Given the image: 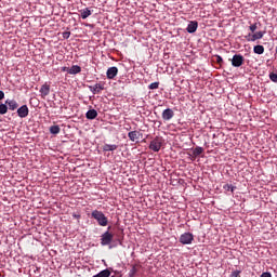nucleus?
<instances>
[{"mask_svg":"<svg viewBox=\"0 0 277 277\" xmlns=\"http://www.w3.org/2000/svg\"><path fill=\"white\" fill-rule=\"evenodd\" d=\"M224 63V58H222V56L216 55V64H223Z\"/></svg>","mask_w":277,"mask_h":277,"instance_id":"obj_31","label":"nucleus"},{"mask_svg":"<svg viewBox=\"0 0 277 277\" xmlns=\"http://www.w3.org/2000/svg\"><path fill=\"white\" fill-rule=\"evenodd\" d=\"M149 90H158L159 89V82H153L149 84Z\"/></svg>","mask_w":277,"mask_h":277,"instance_id":"obj_27","label":"nucleus"},{"mask_svg":"<svg viewBox=\"0 0 277 277\" xmlns=\"http://www.w3.org/2000/svg\"><path fill=\"white\" fill-rule=\"evenodd\" d=\"M60 131H62L60 126H51L50 127V133H52V135H57L60 133Z\"/></svg>","mask_w":277,"mask_h":277,"instance_id":"obj_22","label":"nucleus"},{"mask_svg":"<svg viewBox=\"0 0 277 277\" xmlns=\"http://www.w3.org/2000/svg\"><path fill=\"white\" fill-rule=\"evenodd\" d=\"M253 52L256 54V55H263V53H265V48L263 45H255L253 48Z\"/></svg>","mask_w":277,"mask_h":277,"instance_id":"obj_19","label":"nucleus"},{"mask_svg":"<svg viewBox=\"0 0 277 277\" xmlns=\"http://www.w3.org/2000/svg\"><path fill=\"white\" fill-rule=\"evenodd\" d=\"M136 274H137V267L132 266V268L130 269L129 276L134 277Z\"/></svg>","mask_w":277,"mask_h":277,"instance_id":"obj_25","label":"nucleus"},{"mask_svg":"<svg viewBox=\"0 0 277 277\" xmlns=\"http://www.w3.org/2000/svg\"><path fill=\"white\" fill-rule=\"evenodd\" d=\"M243 62H246V58L243 57V55L235 54L232 58V66H234V68H239L243 66Z\"/></svg>","mask_w":277,"mask_h":277,"instance_id":"obj_4","label":"nucleus"},{"mask_svg":"<svg viewBox=\"0 0 277 277\" xmlns=\"http://www.w3.org/2000/svg\"><path fill=\"white\" fill-rule=\"evenodd\" d=\"M111 241H114V234L109 233V230L105 232L102 235L101 245L102 246H109L111 243Z\"/></svg>","mask_w":277,"mask_h":277,"instance_id":"obj_5","label":"nucleus"},{"mask_svg":"<svg viewBox=\"0 0 277 277\" xmlns=\"http://www.w3.org/2000/svg\"><path fill=\"white\" fill-rule=\"evenodd\" d=\"M80 16L81 18H83V21H85V18H88L89 16H92V11H90V9L81 10Z\"/></svg>","mask_w":277,"mask_h":277,"instance_id":"obj_18","label":"nucleus"},{"mask_svg":"<svg viewBox=\"0 0 277 277\" xmlns=\"http://www.w3.org/2000/svg\"><path fill=\"white\" fill-rule=\"evenodd\" d=\"M108 230H111V226L108 227Z\"/></svg>","mask_w":277,"mask_h":277,"instance_id":"obj_37","label":"nucleus"},{"mask_svg":"<svg viewBox=\"0 0 277 277\" xmlns=\"http://www.w3.org/2000/svg\"><path fill=\"white\" fill-rule=\"evenodd\" d=\"M118 75V67H110L106 71L107 79H114Z\"/></svg>","mask_w":277,"mask_h":277,"instance_id":"obj_11","label":"nucleus"},{"mask_svg":"<svg viewBox=\"0 0 277 277\" xmlns=\"http://www.w3.org/2000/svg\"><path fill=\"white\" fill-rule=\"evenodd\" d=\"M223 189L225 192H232V194H233L235 192L236 187L233 186V184H225V185H223Z\"/></svg>","mask_w":277,"mask_h":277,"instance_id":"obj_23","label":"nucleus"},{"mask_svg":"<svg viewBox=\"0 0 277 277\" xmlns=\"http://www.w3.org/2000/svg\"><path fill=\"white\" fill-rule=\"evenodd\" d=\"M174 118V110L172 108H167L162 111V120L168 121Z\"/></svg>","mask_w":277,"mask_h":277,"instance_id":"obj_8","label":"nucleus"},{"mask_svg":"<svg viewBox=\"0 0 277 277\" xmlns=\"http://www.w3.org/2000/svg\"><path fill=\"white\" fill-rule=\"evenodd\" d=\"M239 274H241V271H234V272L230 274V277H239Z\"/></svg>","mask_w":277,"mask_h":277,"instance_id":"obj_30","label":"nucleus"},{"mask_svg":"<svg viewBox=\"0 0 277 277\" xmlns=\"http://www.w3.org/2000/svg\"><path fill=\"white\" fill-rule=\"evenodd\" d=\"M81 72V66L74 65L69 68V75H79Z\"/></svg>","mask_w":277,"mask_h":277,"instance_id":"obj_17","label":"nucleus"},{"mask_svg":"<svg viewBox=\"0 0 277 277\" xmlns=\"http://www.w3.org/2000/svg\"><path fill=\"white\" fill-rule=\"evenodd\" d=\"M197 29H198V22L192 21V22H189V24L186 28V31L188 34H196Z\"/></svg>","mask_w":277,"mask_h":277,"instance_id":"obj_10","label":"nucleus"},{"mask_svg":"<svg viewBox=\"0 0 277 277\" xmlns=\"http://www.w3.org/2000/svg\"><path fill=\"white\" fill-rule=\"evenodd\" d=\"M8 114V104H0V115L5 116Z\"/></svg>","mask_w":277,"mask_h":277,"instance_id":"obj_24","label":"nucleus"},{"mask_svg":"<svg viewBox=\"0 0 277 277\" xmlns=\"http://www.w3.org/2000/svg\"><path fill=\"white\" fill-rule=\"evenodd\" d=\"M103 150H104V153H109V151L118 150V145H116V144H114V145L105 144L103 146Z\"/></svg>","mask_w":277,"mask_h":277,"instance_id":"obj_16","label":"nucleus"},{"mask_svg":"<svg viewBox=\"0 0 277 277\" xmlns=\"http://www.w3.org/2000/svg\"><path fill=\"white\" fill-rule=\"evenodd\" d=\"M50 92H51V85H49V84H43L42 87H41V89H40V93H41V96H49V94H50Z\"/></svg>","mask_w":277,"mask_h":277,"instance_id":"obj_13","label":"nucleus"},{"mask_svg":"<svg viewBox=\"0 0 277 277\" xmlns=\"http://www.w3.org/2000/svg\"><path fill=\"white\" fill-rule=\"evenodd\" d=\"M252 34H249V35H247V36H245V38H246V41L247 42H254V39L252 38Z\"/></svg>","mask_w":277,"mask_h":277,"instance_id":"obj_28","label":"nucleus"},{"mask_svg":"<svg viewBox=\"0 0 277 277\" xmlns=\"http://www.w3.org/2000/svg\"><path fill=\"white\" fill-rule=\"evenodd\" d=\"M128 137L130 142H137V140H142L144 137V134L140 131H131L128 133Z\"/></svg>","mask_w":277,"mask_h":277,"instance_id":"obj_6","label":"nucleus"},{"mask_svg":"<svg viewBox=\"0 0 277 277\" xmlns=\"http://www.w3.org/2000/svg\"><path fill=\"white\" fill-rule=\"evenodd\" d=\"M63 38H70V32H64Z\"/></svg>","mask_w":277,"mask_h":277,"instance_id":"obj_35","label":"nucleus"},{"mask_svg":"<svg viewBox=\"0 0 277 277\" xmlns=\"http://www.w3.org/2000/svg\"><path fill=\"white\" fill-rule=\"evenodd\" d=\"M98 116V113L96 109H90L87 111L85 117L88 120H95V118Z\"/></svg>","mask_w":277,"mask_h":277,"instance_id":"obj_14","label":"nucleus"},{"mask_svg":"<svg viewBox=\"0 0 277 277\" xmlns=\"http://www.w3.org/2000/svg\"><path fill=\"white\" fill-rule=\"evenodd\" d=\"M90 92H92V94H101V92H103V90H105V85L103 83H96L95 85H90L89 87Z\"/></svg>","mask_w":277,"mask_h":277,"instance_id":"obj_7","label":"nucleus"},{"mask_svg":"<svg viewBox=\"0 0 277 277\" xmlns=\"http://www.w3.org/2000/svg\"><path fill=\"white\" fill-rule=\"evenodd\" d=\"M5 98V93L0 90V101H3Z\"/></svg>","mask_w":277,"mask_h":277,"instance_id":"obj_34","label":"nucleus"},{"mask_svg":"<svg viewBox=\"0 0 277 277\" xmlns=\"http://www.w3.org/2000/svg\"><path fill=\"white\" fill-rule=\"evenodd\" d=\"M202 153H205V149L202 147H196L193 150L192 161H195L196 157H200V155H202Z\"/></svg>","mask_w":277,"mask_h":277,"instance_id":"obj_15","label":"nucleus"},{"mask_svg":"<svg viewBox=\"0 0 277 277\" xmlns=\"http://www.w3.org/2000/svg\"><path fill=\"white\" fill-rule=\"evenodd\" d=\"M91 217H93V220H96L98 226H107V224H109V220L107 219V216H105V213H103V211L93 210L91 213Z\"/></svg>","mask_w":277,"mask_h":277,"instance_id":"obj_1","label":"nucleus"},{"mask_svg":"<svg viewBox=\"0 0 277 277\" xmlns=\"http://www.w3.org/2000/svg\"><path fill=\"white\" fill-rule=\"evenodd\" d=\"M72 217H75L76 220H79L81 217V215L79 214H72Z\"/></svg>","mask_w":277,"mask_h":277,"instance_id":"obj_36","label":"nucleus"},{"mask_svg":"<svg viewBox=\"0 0 277 277\" xmlns=\"http://www.w3.org/2000/svg\"><path fill=\"white\" fill-rule=\"evenodd\" d=\"M62 71L63 72H68V75H70V68L69 67H63Z\"/></svg>","mask_w":277,"mask_h":277,"instance_id":"obj_33","label":"nucleus"},{"mask_svg":"<svg viewBox=\"0 0 277 277\" xmlns=\"http://www.w3.org/2000/svg\"><path fill=\"white\" fill-rule=\"evenodd\" d=\"M17 115L19 118H27V116H29V107H27V105H23L17 109Z\"/></svg>","mask_w":277,"mask_h":277,"instance_id":"obj_9","label":"nucleus"},{"mask_svg":"<svg viewBox=\"0 0 277 277\" xmlns=\"http://www.w3.org/2000/svg\"><path fill=\"white\" fill-rule=\"evenodd\" d=\"M265 36V31H258L252 35L253 42H256V40H261Z\"/></svg>","mask_w":277,"mask_h":277,"instance_id":"obj_21","label":"nucleus"},{"mask_svg":"<svg viewBox=\"0 0 277 277\" xmlns=\"http://www.w3.org/2000/svg\"><path fill=\"white\" fill-rule=\"evenodd\" d=\"M161 146H163V138L156 136L149 144V149L154 153H159L161 150Z\"/></svg>","mask_w":277,"mask_h":277,"instance_id":"obj_2","label":"nucleus"},{"mask_svg":"<svg viewBox=\"0 0 277 277\" xmlns=\"http://www.w3.org/2000/svg\"><path fill=\"white\" fill-rule=\"evenodd\" d=\"M5 105H8L11 111H15V109H18V103L16 102V100H6Z\"/></svg>","mask_w":277,"mask_h":277,"instance_id":"obj_12","label":"nucleus"},{"mask_svg":"<svg viewBox=\"0 0 277 277\" xmlns=\"http://www.w3.org/2000/svg\"><path fill=\"white\" fill-rule=\"evenodd\" d=\"M260 277H272V273L269 272L262 273Z\"/></svg>","mask_w":277,"mask_h":277,"instance_id":"obj_32","label":"nucleus"},{"mask_svg":"<svg viewBox=\"0 0 277 277\" xmlns=\"http://www.w3.org/2000/svg\"><path fill=\"white\" fill-rule=\"evenodd\" d=\"M249 29H250V31H251L252 34H254V32L256 31V29H259V27L256 26V24H253V25H251V26L249 27Z\"/></svg>","mask_w":277,"mask_h":277,"instance_id":"obj_29","label":"nucleus"},{"mask_svg":"<svg viewBox=\"0 0 277 277\" xmlns=\"http://www.w3.org/2000/svg\"><path fill=\"white\" fill-rule=\"evenodd\" d=\"M111 276V272L109 269L101 271L98 274L94 275L93 277H109Z\"/></svg>","mask_w":277,"mask_h":277,"instance_id":"obj_20","label":"nucleus"},{"mask_svg":"<svg viewBox=\"0 0 277 277\" xmlns=\"http://www.w3.org/2000/svg\"><path fill=\"white\" fill-rule=\"evenodd\" d=\"M269 79L273 81V83H277V74L271 72L269 74Z\"/></svg>","mask_w":277,"mask_h":277,"instance_id":"obj_26","label":"nucleus"},{"mask_svg":"<svg viewBox=\"0 0 277 277\" xmlns=\"http://www.w3.org/2000/svg\"><path fill=\"white\" fill-rule=\"evenodd\" d=\"M194 241V234L192 233H184L180 236V243L183 246H189Z\"/></svg>","mask_w":277,"mask_h":277,"instance_id":"obj_3","label":"nucleus"}]
</instances>
